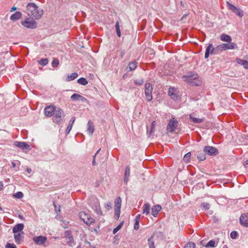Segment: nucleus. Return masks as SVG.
Wrapping results in <instances>:
<instances>
[{
  "instance_id": "54",
  "label": "nucleus",
  "mask_w": 248,
  "mask_h": 248,
  "mask_svg": "<svg viewBox=\"0 0 248 248\" xmlns=\"http://www.w3.org/2000/svg\"><path fill=\"white\" fill-rule=\"evenodd\" d=\"M6 248H16V247L14 244L7 243L6 245Z\"/></svg>"
},
{
  "instance_id": "47",
  "label": "nucleus",
  "mask_w": 248,
  "mask_h": 248,
  "mask_svg": "<svg viewBox=\"0 0 248 248\" xmlns=\"http://www.w3.org/2000/svg\"><path fill=\"white\" fill-rule=\"evenodd\" d=\"M59 64V61L58 59H55L52 62V65L53 67H56Z\"/></svg>"
},
{
  "instance_id": "17",
  "label": "nucleus",
  "mask_w": 248,
  "mask_h": 248,
  "mask_svg": "<svg viewBox=\"0 0 248 248\" xmlns=\"http://www.w3.org/2000/svg\"><path fill=\"white\" fill-rule=\"evenodd\" d=\"M240 222L242 225L248 227V213L241 216Z\"/></svg>"
},
{
  "instance_id": "60",
  "label": "nucleus",
  "mask_w": 248,
  "mask_h": 248,
  "mask_svg": "<svg viewBox=\"0 0 248 248\" xmlns=\"http://www.w3.org/2000/svg\"><path fill=\"white\" fill-rule=\"evenodd\" d=\"M80 100L82 101V102H84V101H87V100L85 97H84L83 96L81 95V98H80Z\"/></svg>"
},
{
  "instance_id": "15",
  "label": "nucleus",
  "mask_w": 248,
  "mask_h": 248,
  "mask_svg": "<svg viewBox=\"0 0 248 248\" xmlns=\"http://www.w3.org/2000/svg\"><path fill=\"white\" fill-rule=\"evenodd\" d=\"M47 238L45 236L40 235L33 238V241L39 245H43L46 241Z\"/></svg>"
},
{
  "instance_id": "41",
  "label": "nucleus",
  "mask_w": 248,
  "mask_h": 248,
  "mask_svg": "<svg viewBox=\"0 0 248 248\" xmlns=\"http://www.w3.org/2000/svg\"><path fill=\"white\" fill-rule=\"evenodd\" d=\"M48 62L47 59H42L39 61V64L42 66L46 65Z\"/></svg>"
},
{
  "instance_id": "27",
  "label": "nucleus",
  "mask_w": 248,
  "mask_h": 248,
  "mask_svg": "<svg viewBox=\"0 0 248 248\" xmlns=\"http://www.w3.org/2000/svg\"><path fill=\"white\" fill-rule=\"evenodd\" d=\"M89 204L92 207L93 209L95 208L96 204H99V202L97 199L95 198H93V199H90L89 201Z\"/></svg>"
},
{
  "instance_id": "10",
  "label": "nucleus",
  "mask_w": 248,
  "mask_h": 248,
  "mask_svg": "<svg viewBox=\"0 0 248 248\" xmlns=\"http://www.w3.org/2000/svg\"><path fill=\"white\" fill-rule=\"evenodd\" d=\"M203 152L210 156H215L218 154V150L216 147L210 146H204Z\"/></svg>"
},
{
  "instance_id": "56",
  "label": "nucleus",
  "mask_w": 248,
  "mask_h": 248,
  "mask_svg": "<svg viewBox=\"0 0 248 248\" xmlns=\"http://www.w3.org/2000/svg\"><path fill=\"white\" fill-rule=\"evenodd\" d=\"M140 215L138 214L136 216L135 218V221H137L140 222Z\"/></svg>"
},
{
  "instance_id": "20",
  "label": "nucleus",
  "mask_w": 248,
  "mask_h": 248,
  "mask_svg": "<svg viewBox=\"0 0 248 248\" xmlns=\"http://www.w3.org/2000/svg\"><path fill=\"white\" fill-rule=\"evenodd\" d=\"M220 39L221 41L223 42H226L230 43H232V39L230 35L226 34L225 33L222 34L220 36Z\"/></svg>"
},
{
  "instance_id": "53",
  "label": "nucleus",
  "mask_w": 248,
  "mask_h": 248,
  "mask_svg": "<svg viewBox=\"0 0 248 248\" xmlns=\"http://www.w3.org/2000/svg\"><path fill=\"white\" fill-rule=\"evenodd\" d=\"M155 121L153 122L152 123L151 126V129H150V134H151L152 133H153L155 131Z\"/></svg>"
},
{
  "instance_id": "21",
  "label": "nucleus",
  "mask_w": 248,
  "mask_h": 248,
  "mask_svg": "<svg viewBox=\"0 0 248 248\" xmlns=\"http://www.w3.org/2000/svg\"><path fill=\"white\" fill-rule=\"evenodd\" d=\"M122 200L120 197H117L114 201V210H121Z\"/></svg>"
},
{
  "instance_id": "3",
  "label": "nucleus",
  "mask_w": 248,
  "mask_h": 248,
  "mask_svg": "<svg viewBox=\"0 0 248 248\" xmlns=\"http://www.w3.org/2000/svg\"><path fill=\"white\" fill-rule=\"evenodd\" d=\"M237 45L235 43H223L215 47V49H213V50L218 53L220 52L228 49H237Z\"/></svg>"
},
{
  "instance_id": "8",
  "label": "nucleus",
  "mask_w": 248,
  "mask_h": 248,
  "mask_svg": "<svg viewBox=\"0 0 248 248\" xmlns=\"http://www.w3.org/2000/svg\"><path fill=\"white\" fill-rule=\"evenodd\" d=\"M21 24L24 27L28 29H33L37 28V23L33 20H31L29 18L21 21Z\"/></svg>"
},
{
  "instance_id": "5",
  "label": "nucleus",
  "mask_w": 248,
  "mask_h": 248,
  "mask_svg": "<svg viewBox=\"0 0 248 248\" xmlns=\"http://www.w3.org/2000/svg\"><path fill=\"white\" fill-rule=\"evenodd\" d=\"M79 217L80 219L87 225H90L94 222V219L91 217L88 214L85 213V212H80L79 213Z\"/></svg>"
},
{
  "instance_id": "9",
  "label": "nucleus",
  "mask_w": 248,
  "mask_h": 248,
  "mask_svg": "<svg viewBox=\"0 0 248 248\" xmlns=\"http://www.w3.org/2000/svg\"><path fill=\"white\" fill-rule=\"evenodd\" d=\"M227 6L228 9L231 10L233 13L235 14L239 17H242L244 15L243 12L240 8L235 7L233 4L230 3L229 2H227Z\"/></svg>"
},
{
  "instance_id": "35",
  "label": "nucleus",
  "mask_w": 248,
  "mask_h": 248,
  "mask_svg": "<svg viewBox=\"0 0 248 248\" xmlns=\"http://www.w3.org/2000/svg\"><path fill=\"white\" fill-rule=\"evenodd\" d=\"M78 83L82 85H86L88 84V82L87 80V79L84 78H80L79 79H78L77 81Z\"/></svg>"
},
{
  "instance_id": "38",
  "label": "nucleus",
  "mask_w": 248,
  "mask_h": 248,
  "mask_svg": "<svg viewBox=\"0 0 248 248\" xmlns=\"http://www.w3.org/2000/svg\"><path fill=\"white\" fill-rule=\"evenodd\" d=\"M80 98L81 95L78 93H74L71 96V99L74 101L80 100Z\"/></svg>"
},
{
  "instance_id": "46",
  "label": "nucleus",
  "mask_w": 248,
  "mask_h": 248,
  "mask_svg": "<svg viewBox=\"0 0 248 248\" xmlns=\"http://www.w3.org/2000/svg\"><path fill=\"white\" fill-rule=\"evenodd\" d=\"M114 217L116 219L118 220L120 217L121 210H114Z\"/></svg>"
},
{
  "instance_id": "2",
  "label": "nucleus",
  "mask_w": 248,
  "mask_h": 248,
  "mask_svg": "<svg viewBox=\"0 0 248 248\" xmlns=\"http://www.w3.org/2000/svg\"><path fill=\"white\" fill-rule=\"evenodd\" d=\"M182 78L184 81L192 86H199L202 83V79L198 74L192 72H188L186 75L183 76Z\"/></svg>"
},
{
  "instance_id": "32",
  "label": "nucleus",
  "mask_w": 248,
  "mask_h": 248,
  "mask_svg": "<svg viewBox=\"0 0 248 248\" xmlns=\"http://www.w3.org/2000/svg\"><path fill=\"white\" fill-rule=\"evenodd\" d=\"M217 246L216 242L214 240H210L206 245H205V247H211V248H215Z\"/></svg>"
},
{
  "instance_id": "12",
  "label": "nucleus",
  "mask_w": 248,
  "mask_h": 248,
  "mask_svg": "<svg viewBox=\"0 0 248 248\" xmlns=\"http://www.w3.org/2000/svg\"><path fill=\"white\" fill-rule=\"evenodd\" d=\"M56 109V108L54 106H47L44 109L45 115L48 117H51L53 116Z\"/></svg>"
},
{
  "instance_id": "63",
  "label": "nucleus",
  "mask_w": 248,
  "mask_h": 248,
  "mask_svg": "<svg viewBox=\"0 0 248 248\" xmlns=\"http://www.w3.org/2000/svg\"><path fill=\"white\" fill-rule=\"evenodd\" d=\"M244 166L246 167H248V160H246L244 163Z\"/></svg>"
},
{
  "instance_id": "42",
  "label": "nucleus",
  "mask_w": 248,
  "mask_h": 248,
  "mask_svg": "<svg viewBox=\"0 0 248 248\" xmlns=\"http://www.w3.org/2000/svg\"><path fill=\"white\" fill-rule=\"evenodd\" d=\"M124 221H122L113 230V233L115 234L119 230H120L123 225Z\"/></svg>"
},
{
  "instance_id": "30",
  "label": "nucleus",
  "mask_w": 248,
  "mask_h": 248,
  "mask_svg": "<svg viewBox=\"0 0 248 248\" xmlns=\"http://www.w3.org/2000/svg\"><path fill=\"white\" fill-rule=\"evenodd\" d=\"M128 67L130 71H133L136 69L137 67V62L136 61H134L129 63Z\"/></svg>"
},
{
  "instance_id": "11",
  "label": "nucleus",
  "mask_w": 248,
  "mask_h": 248,
  "mask_svg": "<svg viewBox=\"0 0 248 248\" xmlns=\"http://www.w3.org/2000/svg\"><path fill=\"white\" fill-rule=\"evenodd\" d=\"M63 112L62 109L59 108L54 112L53 115L52 121L54 123L56 124H60L61 122V118Z\"/></svg>"
},
{
  "instance_id": "7",
  "label": "nucleus",
  "mask_w": 248,
  "mask_h": 248,
  "mask_svg": "<svg viewBox=\"0 0 248 248\" xmlns=\"http://www.w3.org/2000/svg\"><path fill=\"white\" fill-rule=\"evenodd\" d=\"M178 122L176 119L174 118L171 119L168 123L167 126V130L168 133H172L176 129L178 126Z\"/></svg>"
},
{
  "instance_id": "28",
  "label": "nucleus",
  "mask_w": 248,
  "mask_h": 248,
  "mask_svg": "<svg viewBox=\"0 0 248 248\" xmlns=\"http://www.w3.org/2000/svg\"><path fill=\"white\" fill-rule=\"evenodd\" d=\"M190 120L194 123L199 124L201 123L203 121V119L202 118H197L194 117L192 114L189 115Z\"/></svg>"
},
{
  "instance_id": "22",
  "label": "nucleus",
  "mask_w": 248,
  "mask_h": 248,
  "mask_svg": "<svg viewBox=\"0 0 248 248\" xmlns=\"http://www.w3.org/2000/svg\"><path fill=\"white\" fill-rule=\"evenodd\" d=\"M22 17V13L20 12H16L12 15L10 16V19L15 21L21 18Z\"/></svg>"
},
{
  "instance_id": "61",
  "label": "nucleus",
  "mask_w": 248,
  "mask_h": 248,
  "mask_svg": "<svg viewBox=\"0 0 248 248\" xmlns=\"http://www.w3.org/2000/svg\"><path fill=\"white\" fill-rule=\"evenodd\" d=\"M92 165L93 166H96L97 165V163L95 161V160H94V158H93V161H92Z\"/></svg>"
},
{
  "instance_id": "51",
  "label": "nucleus",
  "mask_w": 248,
  "mask_h": 248,
  "mask_svg": "<svg viewBox=\"0 0 248 248\" xmlns=\"http://www.w3.org/2000/svg\"><path fill=\"white\" fill-rule=\"evenodd\" d=\"M53 205H54V208H55V211H56V213L57 214H58L61 211V209H60L61 206H60V205H59L58 208H57V205H56V203L54 202H53Z\"/></svg>"
},
{
  "instance_id": "14",
  "label": "nucleus",
  "mask_w": 248,
  "mask_h": 248,
  "mask_svg": "<svg viewBox=\"0 0 248 248\" xmlns=\"http://www.w3.org/2000/svg\"><path fill=\"white\" fill-rule=\"evenodd\" d=\"M168 94L171 99L174 100H177L178 98V92L176 89L174 87H170L169 89Z\"/></svg>"
},
{
  "instance_id": "33",
  "label": "nucleus",
  "mask_w": 248,
  "mask_h": 248,
  "mask_svg": "<svg viewBox=\"0 0 248 248\" xmlns=\"http://www.w3.org/2000/svg\"><path fill=\"white\" fill-rule=\"evenodd\" d=\"M96 204V206L95 207V208L93 209L94 211L95 212V213L98 215V216H102V212L100 206L99 204Z\"/></svg>"
},
{
  "instance_id": "16",
  "label": "nucleus",
  "mask_w": 248,
  "mask_h": 248,
  "mask_svg": "<svg viewBox=\"0 0 248 248\" xmlns=\"http://www.w3.org/2000/svg\"><path fill=\"white\" fill-rule=\"evenodd\" d=\"M130 175V167L129 166H127L125 167V171L123 181L126 185L127 184L129 180V177Z\"/></svg>"
},
{
  "instance_id": "26",
  "label": "nucleus",
  "mask_w": 248,
  "mask_h": 248,
  "mask_svg": "<svg viewBox=\"0 0 248 248\" xmlns=\"http://www.w3.org/2000/svg\"><path fill=\"white\" fill-rule=\"evenodd\" d=\"M76 120V118L75 117H73L71 119L69 124L68 126H67L66 130V133L67 134H68L69 132H70L71 130L72 129L73 125Z\"/></svg>"
},
{
  "instance_id": "36",
  "label": "nucleus",
  "mask_w": 248,
  "mask_h": 248,
  "mask_svg": "<svg viewBox=\"0 0 248 248\" xmlns=\"http://www.w3.org/2000/svg\"><path fill=\"white\" fill-rule=\"evenodd\" d=\"M205 154L204 153H199L197 155V158L200 161L205 160L206 159Z\"/></svg>"
},
{
  "instance_id": "39",
  "label": "nucleus",
  "mask_w": 248,
  "mask_h": 248,
  "mask_svg": "<svg viewBox=\"0 0 248 248\" xmlns=\"http://www.w3.org/2000/svg\"><path fill=\"white\" fill-rule=\"evenodd\" d=\"M78 77V74L77 73H72L71 75L68 76L67 78V80L68 81L73 80Z\"/></svg>"
},
{
  "instance_id": "58",
  "label": "nucleus",
  "mask_w": 248,
  "mask_h": 248,
  "mask_svg": "<svg viewBox=\"0 0 248 248\" xmlns=\"http://www.w3.org/2000/svg\"><path fill=\"white\" fill-rule=\"evenodd\" d=\"M26 171L29 173H31L32 172V170L31 168H27L26 169Z\"/></svg>"
},
{
  "instance_id": "37",
  "label": "nucleus",
  "mask_w": 248,
  "mask_h": 248,
  "mask_svg": "<svg viewBox=\"0 0 248 248\" xmlns=\"http://www.w3.org/2000/svg\"><path fill=\"white\" fill-rule=\"evenodd\" d=\"M115 29H116V31L117 35L118 36L120 37L121 36V31L120 29V25H119V22L118 21H116L115 23Z\"/></svg>"
},
{
  "instance_id": "48",
  "label": "nucleus",
  "mask_w": 248,
  "mask_h": 248,
  "mask_svg": "<svg viewBox=\"0 0 248 248\" xmlns=\"http://www.w3.org/2000/svg\"><path fill=\"white\" fill-rule=\"evenodd\" d=\"M201 206L202 208L204 209L205 210H208L210 208V204L207 202H203L201 204Z\"/></svg>"
},
{
  "instance_id": "18",
  "label": "nucleus",
  "mask_w": 248,
  "mask_h": 248,
  "mask_svg": "<svg viewBox=\"0 0 248 248\" xmlns=\"http://www.w3.org/2000/svg\"><path fill=\"white\" fill-rule=\"evenodd\" d=\"M162 208L160 205H156L153 206L151 209V214L154 217H156L158 213V212L161 210Z\"/></svg>"
},
{
  "instance_id": "6",
  "label": "nucleus",
  "mask_w": 248,
  "mask_h": 248,
  "mask_svg": "<svg viewBox=\"0 0 248 248\" xmlns=\"http://www.w3.org/2000/svg\"><path fill=\"white\" fill-rule=\"evenodd\" d=\"M14 145L18 147L24 152H27L31 150L30 145L26 142L16 141Z\"/></svg>"
},
{
  "instance_id": "50",
  "label": "nucleus",
  "mask_w": 248,
  "mask_h": 248,
  "mask_svg": "<svg viewBox=\"0 0 248 248\" xmlns=\"http://www.w3.org/2000/svg\"><path fill=\"white\" fill-rule=\"evenodd\" d=\"M144 82L143 79H137L134 81V83L138 85H141Z\"/></svg>"
},
{
  "instance_id": "44",
  "label": "nucleus",
  "mask_w": 248,
  "mask_h": 248,
  "mask_svg": "<svg viewBox=\"0 0 248 248\" xmlns=\"http://www.w3.org/2000/svg\"><path fill=\"white\" fill-rule=\"evenodd\" d=\"M236 61L237 62V63L240 64V65H244V64H245V63H247V61L246 60H242V59H239V58H236Z\"/></svg>"
},
{
  "instance_id": "52",
  "label": "nucleus",
  "mask_w": 248,
  "mask_h": 248,
  "mask_svg": "<svg viewBox=\"0 0 248 248\" xmlns=\"http://www.w3.org/2000/svg\"><path fill=\"white\" fill-rule=\"evenodd\" d=\"M237 236V232L236 231H232L230 233V237L232 239H235Z\"/></svg>"
},
{
  "instance_id": "64",
  "label": "nucleus",
  "mask_w": 248,
  "mask_h": 248,
  "mask_svg": "<svg viewBox=\"0 0 248 248\" xmlns=\"http://www.w3.org/2000/svg\"><path fill=\"white\" fill-rule=\"evenodd\" d=\"M3 187V185L1 182H0V190L2 189Z\"/></svg>"
},
{
  "instance_id": "34",
  "label": "nucleus",
  "mask_w": 248,
  "mask_h": 248,
  "mask_svg": "<svg viewBox=\"0 0 248 248\" xmlns=\"http://www.w3.org/2000/svg\"><path fill=\"white\" fill-rule=\"evenodd\" d=\"M20 165V162L18 160H16V162L13 161L12 162V166L13 168H16V170H19V166Z\"/></svg>"
},
{
  "instance_id": "13",
  "label": "nucleus",
  "mask_w": 248,
  "mask_h": 248,
  "mask_svg": "<svg viewBox=\"0 0 248 248\" xmlns=\"http://www.w3.org/2000/svg\"><path fill=\"white\" fill-rule=\"evenodd\" d=\"M213 49H215V48L213 47V45L212 44L210 43L208 44L207 47H206L204 58L205 59H207L210 54H217L218 52H216V51H214Z\"/></svg>"
},
{
  "instance_id": "1",
  "label": "nucleus",
  "mask_w": 248,
  "mask_h": 248,
  "mask_svg": "<svg viewBox=\"0 0 248 248\" xmlns=\"http://www.w3.org/2000/svg\"><path fill=\"white\" fill-rule=\"evenodd\" d=\"M26 7L25 12L32 19H38L43 14V10L39 9L34 3H29Z\"/></svg>"
},
{
  "instance_id": "62",
  "label": "nucleus",
  "mask_w": 248,
  "mask_h": 248,
  "mask_svg": "<svg viewBox=\"0 0 248 248\" xmlns=\"http://www.w3.org/2000/svg\"><path fill=\"white\" fill-rule=\"evenodd\" d=\"M16 9H17V8H16V7H13L11 8V10H10V12H14V11H16Z\"/></svg>"
},
{
  "instance_id": "55",
  "label": "nucleus",
  "mask_w": 248,
  "mask_h": 248,
  "mask_svg": "<svg viewBox=\"0 0 248 248\" xmlns=\"http://www.w3.org/2000/svg\"><path fill=\"white\" fill-rule=\"evenodd\" d=\"M139 223L140 222L137 221H135L134 229L135 230H138L139 228Z\"/></svg>"
},
{
  "instance_id": "19",
  "label": "nucleus",
  "mask_w": 248,
  "mask_h": 248,
  "mask_svg": "<svg viewBox=\"0 0 248 248\" xmlns=\"http://www.w3.org/2000/svg\"><path fill=\"white\" fill-rule=\"evenodd\" d=\"M24 224L22 223H18L13 228V232L14 233L18 232H19L22 231L24 229Z\"/></svg>"
},
{
  "instance_id": "59",
  "label": "nucleus",
  "mask_w": 248,
  "mask_h": 248,
  "mask_svg": "<svg viewBox=\"0 0 248 248\" xmlns=\"http://www.w3.org/2000/svg\"><path fill=\"white\" fill-rule=\"evenodd\" d=\"M243 67L246 69H248V61H247V63L244 64Z\"/></svg>"
},
{
  "instance_id": "4",
  "label": "nucleus",
  "mask_w": 248,
  "mask_h": 248,
  "mask_svg": "<svg viewBox=\"0 0 248 248\" xmlns=\"http://www.w3.org/2000/svg\"><path fill=\"white\" fill-rule=\"evenodd\" d=\"M153 88L149 83H146L144 86V94L147 101H150L153 99L152 92Z\"/></svg>"
},
{
  "instance_id": "49",
  "label": "nucleus",
  "mask_w": 248,
  "mask_h": 248,
  "mask_svg": "<svg viewBox=\"0 0 248 248\" xmlns=\"http://www.w3.org/2000/svg\"><path fill=\"white\" fill-rule=\"evenodd\" d=\"M105 207L108 211L110 210L112 208V204L111 202H108L105 204Z\"/></svg>"
},
{
  "instance_id": "29",
  "label": "nucleus",
  "mask_w": 248,
  "mask_h": 248,
  "mask_svg": "<svg viewBox=\"0 0 248 248\" xmlns=\"http://www.w3.org/2000/svg\"><path fill=\"white\" fill-rule=\"evenodd\" d=\"M150 204L149 203H145L143 206V214L148 215L150 212Z\"/></svg>"
},
{
  "instance_id": "43",
  "label": "nucleus",
  "mask_w": 248,
  "mask_h": 248,
  "mask_svg": "<svg viewBox=\"0 0 248 248\" xmlns=\"http://www.w3.org/2000/svg\"><path fill=\"white\" fill-rule=\"evenodd\" d=\"M14 197H15L17 199H21L23 197L24 195L22 192L18 191L15 193L14 195Z\"/></svg>"
},
{
  "instance_id": "25",
  "label": "nucleus",
  "mask_w": 248,
  "mask_h": 248,
  "mask_svg": "<svg viewBox=\"0 0 248 248\" xmlns=\"http://www.w3.org/2000/svg\"><path fill=\"white\" fill-rule=\"evenodd\" d=\"M14 238L16 244H19L23 242V238L20 233H15Z\"/></svg>"
},
{
  "instance_id": "31",
  "label": "nucleus",
  "mask_w": 248,
  "mask_h": 248,
  "mask_svg": "<svg viewBox=\"0 0 248 248\" xmlns=\"http://www.w3.org/2000/svg\"><path fill=\"white\" fill-rule=\"evenodd\" d=\"M154 234H153L148 239V244L149 248H155V243L153 241Z\"/></svg>"
},
{
  "instance_id": "23",
  "label": "nucleus",
  "mask_w": 248,
  "mask_h": 248,
  "mask_svg": "<svg viewBox=\"0 0 248 248\" xmlns=\"http://www.w3.org/2000/svg\"><path fill=\"white\" fill-rule=\"evenodd\" d=\"M64 237L68 239L67 243L69 244V243H71L74 241V239L73 236L71 233L70 231H66L64 232Z\"/></svg>"
},
{
  "instance_id": "45",
  "label": "nucleus",
  "mask_w": 248,
  "mask_h": 248,
  "mask_svg": "<svg viewBox=\"0 0 248 248\" xmlns=\"http://www.w3.org/2000/svg\"><path fill=\"white\" fill-rule=\"evenodd\" d=\"M195 244L193 242H189L186 244L184 248H195Z\"/></svg>"
},
{
  "instance_id": "40",
  "label": "nucleus",
  "mask_w": 248,
  "mask_h": 248,
  "mask_svg": "<svg viewBox=\"0 0 248 248\" xmlns=\"http://www.w3.org/2000/svg\"><path fill=\"white\" fill-rule=\"evenodd\" d=\"M190 156H191V153L190 152H188L187 154H186L183 158V160L184 162L186 163H188L189 162L190 159Z\"/></svg>"
},
{
  "instance_id": "57",
  "label": "nucleus",
  "mask_w": 248,
  "mask_h": 248,
  "mask_svg": "<svg viewBox=\"0 0 248 248\" xmlns=\"http://www.w3.org/2000/svg\"><path fill=\"white\" fill-rule=\"evenodd\" d=\"M100 226L98 225L96 228H94L93 231L96 232V233H98V231L99 229Z\"/></svg>"
},
{
  "instance_id": "24",
  "label": "nucleus",
  "mask_w": 248,
  "mask_h": 248,
  "mask_svg": "<svg viewBox=\"0 0 248 248\" xmlns=\"http://www.w3.org/2000/svg\"><path fill=\"white\" fill-rule=\"evenodd\" d=\"M87 125H88L87 131L90 134V135L91 136H92L93 134V133L94 132V127L93 123L90 120L88 122Z\"/></svg>"
}]
</instances>
